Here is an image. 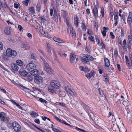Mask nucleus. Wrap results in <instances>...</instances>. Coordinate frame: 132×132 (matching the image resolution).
I'll return each instance as SVG.
<instances>
[{
  "instance_id": "1",
  "label": "nucleus",
  "mask_w": 132,
  "mask_h": 132,
  "mask_svg": "<svg viewBox=\"0 0 132 132\" xmlns=\"http://www.w3.org/2000/svg\"><path fill=\"white\" fill-rule=\"evenodd\" d=\"M17 55V53L16 51L9 48L6 50V55L3 53L1 55V56L4 60H8L9 58L8 57H11L14 58Z\"/></svg>"
},
{
  "instance_id": "2",
  "label": "nucleus",
  "mask_w": 132,
  "mask_h": 132,
  "mask_svg": "<svg viewBox=\"0 0 132 132\" xmlns=\"http://www.w3.org/2000/svg\"><path fill=\"white\" fill-rule=\"evenodd\" d=\"M41 59L44 64V68L45 70L48 73H53V70L49 66L45 60L43 58H41Z\"/></svg>"
},
{
  "instance_id": "3",
  "label": "nucleus",
  "mask_w": 132,
  "mask_h": 132,
  "mask_svg": "<svg viewBox=\"0 0 132 132\" xmlns=\"http://www.w3.org/2000/svg\"><path fill=\"white\" fill-rule=\"evenodd\" d=\"M82 61L86 64H89L90 63L89 61H93L94 58L91 56L85 54L83 56Z\"/></svg>"
},
{
  "instance_id": "4",
  "label": "nucleus",
  "mask_w": 132,
  "mask_h": 132,
  "mask_svg": "<svg viewBox=\"0 0 132 132\" xmlns=\"http://www.w3.org/2000/svg\"><path fill=\"white\" fill-rule=\"evenodd\" d=\"M50 84L52 87L55 88H58L60 87L59 82L56 80H52L50 82Z\"/></svg>"
},
{
  "instance_id": "5",
  "label": "nucleus",
  "mask_w": 132,
  "mask_h": 132,
  "mask_svg": "<svg viewBox=\"0 0 132 132\" xmlns=\"http://www.w3.org/2000/svg\"><path fill=\"white\" fill-rule=\"evenodd\" d=\"M12 127L16 132H19L21 130V127L20 125L16 122H13L12 124Z\"/></svg>"
},
{
  "instance_id": "6",
  "label": "nucleus",
  "mask_w": 132,
  "mask_h": 132,
  "mask_svg": "<svg viewBox=\"0 0 132 132\" xmlns=\"http://www.w3.org/2000/svg\"><path fill=\"white\" fill-rule=\"evenodd\" d=\"M36 68L35 65L33 63H30L26 65L27 70L30 72H32Z\"/></svg>"
},
{
  "instance_id": "7",
  "label": "nucleus",
  "mask_w": 132,
  "mask_h": 132,
  "mask_svg": "<svg viewBox=\"0 0 132 132\" xmlns=\"http://www.w3.org/2000/svg\"><path fill=\"white\" fill-rule=\"evenodd\" d=\"M35 82L38 84H39L42 83L43 81V79L42 77L39 76H37L34 78Z\"/></svg>"
},
{
  "instance_id": "8",
  "label": "nucleus",
  "mask_w": 132,
  "mask_h": 132,
  "mask_svg": "<svg viewBox=\"0 0 132 132\" xmlns=\"http://www.w3.org/2000/svg\"><path fill=\"white\" fill-rule=\"evenodd\" d=\"M98 4L97 2V4L94 5V7L93 10V14L95 17L98 16Z\"/></svg>"
},
{
  "instance_id": "9",
  "label": "nucleus",
  "mask_w": 132,
  "mask_h": 132,
  "mask_svg": "<svg viewBox=\"0 0 132 132\" xmlns=\"http://www.w3.org/2000/svg\"><path fill=\"white\" fill-rule=\"evenodd\" d=\"M40 32L44 36L48 38H51L50 35L47 32H46L44 29H40Z\"/></svg>"
},
{
  "instance_id": "10",
  "label": "nucleus",
  "mask_w": 132,
  "mask_h": 132,
  "mask_svg": "<svg viewBox=\"0 0 132 132\" xmlns=\"http://www.w3.org/2000/svg\"><path fill=\"white\" fill-rule=\"evenodd\" d=\"M70 30L72 37L75 38L76 36V34L73 27L72 26H70Z\"/></svg>"
},
{
  "instance_id": "11",
  "label": "nucleus",
  "mask_w": 132,
  "mask_h": 132,
  "mask_svg": "<svg viewBox=\"0 0 132 132\" xmlns=\"http://www.w3.org/2000/svg\"><path fill=\"white\" fill-rule=\"evenodd\" d=\"M19 73L22 76L25 77L27 74V72L24 70L22 69H21L19 70Z\"/></svg>"
},
{
  "instance_id": "12",
  "label": "nucleus",
  "mask_w": 132,
  "mask_h": 132,
  "mask_svg": "<svg viewBox=\"0 0 132 132\" xmlns=\"http://www.w3.org/2000/svg\"><path fill=\"white\" fill-rule=\"evenodd\" d=\"M109 74H105L103 78V80L106 83L108 82L109 80Z\"/></svg>"
},
{
  "instance_id": "13",
  "label": "nucleus",
  "mask_w": 132,
  "mask_h": 132,
  "mask_svg": "<svg viewBox=\"0 0 132 132\" xmlns=\"http://www.w3.org/2000/svg\"><path fill=\"white\" fill-rule=\"evenodd\" d=\"M129 13V14L127 18V22L128 24H130L132 21V13L130 12Z\"/></svg>"
},
{
  "instance_id": "14",
  "label": "nucleus",
  "mask_w": 132,
  "mask_h": 132,
  "mask_svg": "<svg viewBox=\"0 0 132 132\" xmlns=\"http://www.w3.org/2000/svg\"><path fill=\"white\" fill-rule=\"evenodd\" d=\"M0 119L1 120L3 121L6 119V115L4 112H2L0 113Z\"/></svg>"
},
{
  "instance_id": "15",
  "label": "nucleus",
  "mask_w": 132,
  "mask_h": 132,
  "mask_svg": "<svg viewBox=\"0 0 132 132\" xmlns=\"http://www.w3.org/2000/svg\"><path fill=\"white\" fill-rule=\"evenodd\" d=\"M76 56L73 53H71L70 55V59L71 62L73 63L74 62V61L76 58Z\"/></svg>"
},
{
  "instance_id": "16",
  "label": "nucleus",
  "mask_w": 132,
  "mask_h": 132,
  "mask_svg": "<svg viewBox=\"0 0 132 132\" xmlns=\"http://www.w3.org/2000/svg\"><path fill=\"white\" fill-rule=\"evenodd\" d=\"M48 90L50 92L53 94H55L56 93V90L55 88L52 87L51 86L48 87Z\"/></svg>"
},
{
  "instance_id": "17",
  "label": "nucleus",
  "mask_w": 132,
  "mask_h": 132,
  "mask_svg": "<svg viewBox=\"0 0 132 132\" xmlns=\"http://www.w3.org/2000/svg\"><path fill=\"white\" fill-rule=\"evenodd\" d=\"M32 71V72L31 73L32 75L35 77L37 76L39 74V71L37 69H35Z\"/></svg>"
},
{
  "instance_id": "18",
  "label": "nucleus",
  "mask_w": 132,
  "mask_h": 132,
  "mask_svg": "<svg viewBox=\"0 0 132 132\" xmlns=\"http://www.w3.org/2000/svg\"><path fill=\"white\" fill-rule=\"evenodd\" d=\"M53 39L55 42L58 43H64V41L57 37H53Z\"/></svg>"
},
{
  "instance_id": "19",
  "label": "nucleus",
  "mask_w": 132,
  "mask_h": 132,
  "mask_svg": "<svg viewBox=\"0 0 132 132\" xmlns=\"http://www.w3.org/2000/svg\"><path fill=\"white\" fill-rule=\"evenodd\" d=\"M29 14H34L35 13V10L34 7L30 6L29 7Z\"/></svg>"
},
{
  "instance_id": "20",
  "label": "nucleus",
  "mask_w": 132,
  "mask_h": 132,
  "mask_svg": "<svg viewBox=\"0 0 132 132\" xmlns=\"http://www.w3.org/2000/svg\"><path fill=\"white\" fill-rule=\"evenodd\" d=\"M104 61L105 62V66L106 67H108L110 65V62L109 60L106 57L104 58Z\"/></svg>"
},
{
  "instance_id": "21",
  "label": "nucleus",
  "mask_w": 132,
  "mask_h": 132,
  "mask_svg": "<svg viewBox=\"0 0 132 132\" xmlns=\"http://www.w3.org/2000/svg\"><path fill=\"white\" fill-rule=\"evenodd\" d=\"M12 69L15 71H17L19 69V68L17 65L15 63L12 64Z\"/></svg>"
},
{
  "instance_id": "22",
  "label": "nucleus",
  "mask_w": 132,
  "mask_h": 132,
  "mask_svg": "<svg viewBox=\"0 0 132 132\" xmlns=\"http://www.w3.org/2000/svg\"><path fill=\"white\" fill-rule=\"evenodd\" d=\"M79 68L80 69L81 71L87 72L89 71V69L87 67H85L83 66H80Z\"/></svg>"
},
{
  "instance_id": "23",
  "label": "nucleus",
  "mask_w": 132,
  "mask_h": 132,
  "mask_svg": "<svg viewBox=\"0 0 132 132\" xmlns=\"http://www.w3.org/2000/svg\"><path fill=\"white\" fill-rule=\"evenodd\" d=\"M94 75V72L93 71H92L90 73H88L86 75V77L90 79L92 77H93Z\"/></svg>"
},
{
  "instance_id": "24",
  "label": "nucleus",
  "mask_w": 132,
  "mask_h": 132,
  "mask_svg": "<svg viewBox=\"0 0 132 132\" xmlns=\"http://www.w3.org/2000/svg\"><path fill=\"white\" fill-rule=\"evenodd\" d=\"M46 49L48 52L49 53L51 52L52 48L51 45L48 44H47Z\"/></svg>"
},
{
  "instance_id": "25",
  "label": "nucleus",
  "mask_w": 132,
  "mask_h": 132,
  "mask_svg": "<svg viewBox=\"0 0 132 132\" xmlns=\"http://www.w3.org/2000/svg\"><path fill=\"white\" fill-rule=\"evenodd\" d=\"M59 122H60L61 123H64V124H65V125H67L68 126H69L71 127H72L73 126L72 125H71L68 124V123L67 122H66L65 121H64L60 119V120L59 121Z\"/></svg>"
},
{
  "instance_id": "26",
  "label": "nucleus",
  "mask_w": 132,
  "mask_h": 132,
  "mask_svg": "<svg viewBox=\"0 0 132 132\" xmlns=\"http://www.w3.org/2000/svg\"><path fill=\"white\" fill-rule=\"evenodd\" d=\"M16 63L17 65L20 66H22L23 64V62L21 60H17L16 61Z\"/></svg>"
},
{
  "instance_id": "27",
  "label": "nucleus",
  "mask_w": 132,
  "mask_h": 132,
  "mask_svg": "<svg viewBox=\"0 0 132 132\" xmlns=\"http://www.w3.org/2000/svg\"><path fill=\"white\" fill-rule=\"evenodd\" d=\"M74 24L76 27L78 26V18L77 17H75Z\"/></svg>"
},
{
  "instance_id": "28",
  "label": "nucleus",
  "mask_w": 132,
  "mask_h": 132,
  "mask_svg": "<svg viewBox=\"0 0 132 132\" xmlns=\"http://www.w3.org/2000/svg\"><path fill=\"white\" fill-rule=\"evenodd\" d=\"M118 12H116L114 13V19L115 20V21H118Z\"/></svg>"
},
{
  "instance_id": "29",
  "label": "nucleus",
  "mask_w": 132,
  "mask_h": 132,
  "mask_svg": "<svg viewBox=\"0 0 132 132\" xmlns=\"http://www.w3.org/2000/svg\"><path fill=\"white\" fill-rule=\"evenodd\" d=\"M103 30L102 32V34L103 36L104 37L106 35V32H107L106 28L105 27H104L103 28Z\"/></svg>"
},
{
  "instance_id": "30",
  "label": "nucleus",
  "mask_w": 132,
  "mask_h": 132,
  "mask_svg": "<svg viewBox=\"0 0 132 132\" xmlns=\"http://www.w3.org/2000/svg\"><path fill=\"white\" fill-rule=\"evenodd\" d=\"M70 95L72 96H75L76 95V93L75 92H74L71 90H70L69 92L68 93Z\"/></svg>"
},
{
  "instance_id": "31",
  "label": "nucleus",
  "mask_w": 132,
  "mask_h": 132,
  "mask_svg": "<svg viewBox=\"0 0 132 132\" xmlns=\"http://www.w3.org/2000/svg\"><path fill=\"white\" fill-rule=\"evenodd\" d=\"M30 115L34 117H36L38 116V114L34 111L31 112L30 113Z\"/></svg>"
},
{
  "instance_id": "32",
  "label": "nucleus",
  "mask_w": 132,
  "mask_h": 132,
  "mask_svg": "<svg viewBox=\"0 0 132 132\" xmlns=\"http://www.w3.org/2000/svg\"><path fill=\"white\" fill-rule=\"evenodd\" d=\"M88 38L91 42H93V43L95 44V39L93 36H90Z\"/></svg>"
},
{
  "instance_id": "33",
  "label": "nucleus",
  "mask_w": 132,
  "mask_h": 132,
  "mask_svg": "<svg viewBox=\"0 0 132 132\" xmlns=\"http://www.w3.org/2000/svg\"><path fill=\"white\" fill-rule=\"evenodd\" d=\"M104 68L102 67H100L98 69V71L100 74H102L104 72Z\"/></svg>"
},
{
  "instance_id": "34",
  "label": "nucleus",
  "mask_w": 132,
  "mask_h": 132,
  "mask_svg": "<svg viewBox=\"0 0 132 132\" xmlns=\"http://www.w3.org/2000/svg\"><path fill=\"white\" fill-rule=\"evenodd\" d=\"M59 54L62 58L66 57L67 56V54H66L62 52L59 53Z\"/></svg>"
},
{
  "instance_id": "35",
  "label": "nucleus",
  "mask_w": 132,
  "mask_h": 132,
  "mask_svg": "<svg viewBox=\"0 0 132 132\" xmlns=\"http://www.w3.org/2000/svg\"><path fill=\"white\" fill-rule=\"evenodd\" d=\"M30 0H26L23 1H22V3L23 4L26 6H28V5L29 1Z\"/></svg>"
},
{
  "instance_id": "36",
  "label": "nucleus",
  "mask_w": 132,
  "mask_h": 132,
  "mask_svg": "<svg viewBox=\"0 0 132 132\" xmlns=\"http://www.w3.org/2000/svg\"><path fill=\"white\" fill-rule=\"evenodd\" d=\"M87 33L89 35H91L93 34V32L92 31L91 29H87Z\"/></svg>"
},
{
  "instance_id": "37",
  "label": "nucleus",
  "mask_w": 132,
  "mask_h": 132,
  "mask_svg": "<svg viewBox=\"0 0 132 132\" xmlns=\"http://www.w3.org/2000/svg\"><path fill=\"white\" fill-rule=\"evenodd\" d=\"M4 32L5 34L7 35H9L10 34V30L8 28H6L5 29Z\"/></svg>"
},
{
  "instance_id": "38",
  "label": "nucleus",
  "mask_w": 132,
  "mask_h": 132,
  "mask_svg": "<svg viewBox=\"0 0 132 132\" xmlns=\"http://www.w3.org/2000/svg\"><path fill=\"white\" fill-rule=\"evenodd\" d=\"M113 69L114 68L113 67H111L106 69V71L109 73H111L112 71H113Z\"/></svg>"
},
{
  "instance_id": "39",
  "label": "nucleus",
  "mask_w": 132,
  "mask_h": 132,
  "mask_svg": "<svg viewBox=\"0 0 132 132\" xmlns=\"http://www.w3.org/2000/svg\"><path fill=\"white\" fill-rule=\"evenodd\" d=\"M83 106L84 109L86 111H88L89 110V107L85 104H83Z\"/></svg>"
},
{
  "instance_id": "40",
  "label": "nucleus",
  "mask_w": 132,
  "mask_h": 132,
  "mask_svg": "<svg viewBox=\"0 0 132 132\" xmlns=\"http://www.w3.org/2000/svg\"><path fill=\"white\" fill-rule=\"evenodd\" d=\"M65 22L66 24L67 25V26H68V27H69V26L70 25L69 23V19L68 18H67L66 17L65 18Z\"/></svg>"
},
{
  "instance_id": "41",
  "label": "nucleus",
  "mask_w": 132,
  "mask_h": 132,
  "mask_svg": "<svg viewBox=\"0 0 132 132\" xmlns=\"http://www.w3.org/2000/svg\"><path fill=\"white\" fill-rule=\"evenodd\" d=\"M65 22L66 24L67 25V26H68V27H69V26L70 25L69 23V19L68 18H67L66 17L65 18Z\"/></svg>"
},
{
  "instance_id": "42",
  "label": "nucleus",
  "mask_w": 132,
  "mask_h": 132,
  "mask_svg": "<svg viewBox=\"0 0 132 132\" xmlns=\"http://www.w3.org/2000/svg\"><path fill=\"white\" fill-rule=\"evenodd\" d=\"M65 22L66 24L67 25V26H68V27H69V26L70 25L69 23V19L68 18H67L66 17L65 18Z\"/></svg>"
},
{
  "instance_id": "43",
  "label": "nucleus",
  "mask_w": 132,
  "mask_h": 132,
  "mask_svg": "<svg viewBox=\"0 0 132 132\" xmlns=\"http://www.w3.org/2000/svg\"><path fill=\"white\" fill-rule=\"evenodd\" d=\"M96 41L97 43V44L99 46H101V40L100 41V40L98 38H97L96 39Z\"/></svg>"
},
{
  "instance_id": "44",
  "label": "nucleus",
  "mask_w": 132,
  "mask_h": 132,
  "mask_svg": "<svg viewBox=\"0 0 132 132\" xmlns=\"http://www.w3.org/2000/svg\"><path fill=\"white\" fill-rule=\"evenodd\" d=\"M39 100L40 102L43 103L47 102V101L46 100L41 98H39Z\"/></svg>"
},
{
  "instance_id": "45",
  "label": "nucleus",
  "mask_w": 132,
  "mask_h": 132,
  "mask_svg": "<svg viewBox=\"0 0 132 132\" xmlns=\"http://www.w3.org/2000/svg\"><path fill=\"white\" fill-rule=\"evenodd\" d=\"M81 28L82 30L85 31H86V27L85 24L84 23H82L81 25Z\"/></svg>"
},
{
  "instance_id": "46",
  "label": "nucleus",
  "mask_w": 132,
  "mask_h": 132,
  "mask_svg": "<svg viewBox=\"0 0 132 132\" xmlns=\"http://www.w3.org/2000/svg\"><path fill=\"white\" fill-rule=\"evenodd\" d=\"M33 76L31 74V75H28V79L30 81H31L33 79Z\"/></svg>"
},
{
  "instance_id": "47",
  "label": "nucleus",
  "mask_w": 132,
  "mask_h": 132,
  "mask_svg": "<svg viewBox=\"0 0 132 132\" xmlns=\"http://www.w3.org/2000/svg\"><path fill=\"white\" fill-rule=\"evenodd\" d=\"M101 13L102 14V17H103L104 15V9L103 7H102L101 8Z\"/></svg>"
},
{
  "instance_id": "48",
  "label": "nucleus",
  "mask_w": 132,
  "mask_h": 132,
  "mask_svg": "<svg viewBox=\"0 0 132 132\" xmlns=\"http://www.w3.org/2000/svg\"><path fill=\"white\" fill-rule=\"evenodd\" d=\"M37 9V11L38 12H39L40 10V6L39 4H37L36 6Z\"/></svg>"
},
{
  "instance_id": "49",
  "label": "nucleus",
  "mask_w": 132,
  "mask_h": 132,
  "mask_svg": "<svg viewBox=\"0 0 132 132\" xmlns=\"http://www.w3.org/2000/svg\"><path fill=\"white\" fill-rule=\"evenodd\" d=\"M40 19L42 22H43L46 21L45 18L43 16H41L40 17Z\"/></svg>"
},
{
  "instance_id": "50",
  "label": "nucleus",
  "mask_w": 132,
  "mask_h": 132,
  "mask_svg": "<svg viewBox=\"0 0 132 132\" xmlns=\"http://www.w3.org/2000/svg\"><path fill=\"white\" fill-rule=\"evenodd\" d=\"M65 90L68 93L70 91V90L71 89L70 88V87L69 86H65Z\"/></svg>"
},
{
  "instance_id": "51",
  "label": "nucleus",
  "mask_w": 132,
  "mask_h": 132,
  "mask_svg": "<svg viewBox=\"0 0 132 132\" xmlns=\"http://www.w3.org/2000/svg\"><path fill=\"white\" fill-rule=\"evenodd\" d=\"M85 50L88 53H90V47L89 46H86L85 48Z\"/></svg>"
},
{
  "instance_id": "52",
  "label": "nucleus",
  "mask_w": 132,
  "mask_h": 132,
  "mask_svg": "<svg viewBox=\"0 0 132 132\" xmlns=\"http://www.w3.org/2000/svg\"><path fill=\"white\" fill-rule=\"evenodd\" d=\"M132 36L131 35H129L128 36V38L129 41V43H130L132 42Z\"/></svg>"
},
{
  "instance_id": "53",
  "label": "nucleus",
  "mask_w": 132,
  "mask_h": 132,
  "mask_svg": "<svg viewBox=\"0 0 132 132\" xmlns=\"http://www.w3.org/2000/svg\"><path fill=\"white\" fill-rule=\"evenodd\" d=\"M23 48L25 50H28L30 48V46L28 45L25 44L23 46Z\"/></svg>"
},
{
  "instance_id": "54",
  "label": "nucleus",
  "mask_w": 132,
  "mask_h": 132,
  "mask_svg": "<svg viewBox=\"0 0 132 132\" xmlns=\"http://www.w3.org/2000/svg\"><path fill=\"white\" fill-rule=\"evenodd\" d=\"M28 16L27 15H23V16L22 17L23 20L25 21H27L28 20L27 19Z\"/></svg>"
},
{
  "instance_id": "55",
  "label": "nucleus",
  "mask_w": 132,
  "mask_h": 132,
  "mask_svg": "<svg viewBox=\"0 0 132 132\" xmlns=\"http://www.w3.org/2000/svg\"><path fill=\"white\" fill-rule=\"evenodd\" d=\"M7 6V4L6 3H3L1 7L3 8H6Z\"/></svg>"
},
{
  "instance_id": "56",
  "label": "nucleus",
  "mask_w": 132,
  "mask_h": 132,
  "mask_svg": "<svg viewBox=\"0 0 132 132\" xmlns=\"http://www.w3.org/2000/svg\"><path fill=\"white\" fill-rule=\"evenodd\" d=\"M3 43L0 41V51L3 50Z\"/></svg>"
},
{
  "instance_id": "57",
  "label": "nucleus",
  "mask_w": 132,
  "mask_h": 132,
  "mask_svg": "<svg viewBox=\"0 0 132 132\" xmlns=\"http://www.w3.org/2000/svg\"><path fill=\"white\" fill-rule=\"evenodd\" d=\"M101 46H100V47L102 48H105V46L104 44L103 43L102 40H101Z\"/></svg>"
},
{
  "instance_id": "58",
  "label": "nucleus",
  "mask_w": 132,
  "mask_h": 132,
  "mask_svg": "<svg viewBox=\"0 0 132 132\" xmlns=\"http://www.w3.org/2000/svg\"><path fill=\"white\" fill-rule=\"evenodd\" d=\"M27 35L28 36V37L30 39H31L32 38V35L30 33H27Z\"/></svg>"
},
{
  "instance_id": "59",
  "label": "nucleus",
  "mask_w": 132,
  "mask_h": 132,
  "mask_svg": "<svg viewBox=\"0 0 132 132\" xmlns=\"http://www.w3.org/2000/svg\"><path fill=\"white\" fill-rule=\"evenodd\" d=\"M31 58L32 59L34 60H35L36 59V57L35 54H32L31 55Z\"/></svg>"
},
{
  "instance_id": "60",
  "label": "nucleus",
  "mask_w": 132,
  "mask_h": 132,
  "mask_svg": "<svg viewBox=\"0 0 132 132\" xmlns=\"http://www.w3.org/2000/svg\"><path fill=\"white\" fill-rule=\"evenodd\" d=\"M110 35L112 39H114L115 38V36L113 34V32H110Z\"/></svg>"
},
{
  "instance_id": "61",
  "label": "nucleus",
  "mask_w": 132,
  "mask_h": 132,
  "mask_svg": "<svg viewBox=\"0 0 132 132\" xmlns=\"http://www.w3.org/2000/svg\"><path fill=\"white\" fill-rule=\"evenodd\" d=\"M125 35V33L123 30L121 29V36H123Z\"/></svg>"
},
{
  "instance_id": "62",
  "label": "nucleus",
  "mask_w": 132,
  "mask_h": 132,
  "mask_svg": "<svg viewBox=\"0 0 132 132\" xmlns=\"http://www.w3.org/2000/svg\"><path fill=\"white\" fill-rule=\"evenodd\" d=\"M94 25L95 27V28L97 30L98 28V26L97 24V23L96 22L94 23Z\"/></svg>"
},
{
  "instance_id": "63",
  "label": "nucleus",
  "mask_w": 132,
  "mask_h": 132,
  "mask_svg": "<svg viewBox=\"0 0 132 132\" xmlns=\"http://www.w3.org/2000/svg\"><path fill=\"white\" fill-rule=\"evenodd\" d=\"M59 105L62 106L63 107H64L65 106V104L63 103H61V102H59Z\"/></svg>"
},
{
  "instance_id": "64",
  "label": "nucleus",
  "mask_w": 132,
  "mask_h": 132,
  "mask_svg": "<svg viewBox=\"0 0 132 132\" xmlns=\"http://www.w3.org/2000/svg\"><path fill=\"white\" fill-rule=\"evenodd\" d=\"M56 126L54 127V128H52V130L54 132H56L57 129Z\"/></svg>"
}]
</instances>
